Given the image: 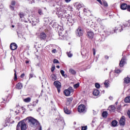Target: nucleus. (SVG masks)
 <instances>
[{
  "instance_id": "obj_1",
  "label": "nucleus",
  "mask_w": 130,
  "mask_h": 130,
  "mask_svg": "<svg viewBox=\"0 0 130 130\" xmlns=\"http://www.w3.org/2000/svg\"><path fill=\"white\" fill-rule=\"evenodd\" d=\"M26 119L30 123V125L31 127L35 128V127H38L40 125L39 122L32 117H27Z\"/></svg>"
},
{
  "instance_id": "obj_2",
  "label": "nucleus",
  "mask_w": 130,
  "mask_h": 130,
  "mask_svg": "<svg viewBox=\"0 0 130 130\" xmlns=\"http://www.w3.org/2000/svg\"><path fill=\"white\" fill-rule=\"evenodd\" d=\"M26 130L27 125L24 121H20L16 126V130Z\"/></svg>"
},
{
  "instance_id": "obj_3",
  "label": "nucleus",
  "mask_w": 130,
  "mask_h": 130,
  "mask_svg": "<svg viewBox=\"0 0 130 130\" xmlns=\"http://www.w3.org/2000/svg\"><path fill=\"white\" fill-rule=\"evenodd\" d=\"M73 92H74L73 87H70L67 89L64 90V94L65 96H70L71 95V93H73Z\"/></svg>"
},
{
  "instance_id": "obj_4",
  "label": "nucleus",
  "mask_w": 130,
  "mask_h": 130,
  "mask_svg": "<svg viewBox=\"0 0 130 130\" xmlns=\"http://www.w3.org/2000/svg\"><path fill=\"white\" fill-rule=\"evenodd\" d=\"M54 85L57 89L58 93H60V88H61V83L59 81H54Z\"/></svg>"
},
{
  "instance_id": "obj_5",
  "label": "nucleus",
  "mask_w": 130,
  "mask_h": 130,
  "mask_svg": "<svg viewBox=\"0 0 130 130\" xmlns=\"http://www.w3.org/2000/svg\"><path fill=\"white\" fill-rule=\"evenodd\" d=\"M76 34L77 36H79V37L81 36H83V34H84V30H83V29H82V28L79 27L77 29Z\"/></svg>"
},
{
  "instance_id": "obj_6",
  "label": "nucleus",
  "mask_w": 130,
  "mask_h": 130,
  "mask_svg": "<svg viewBox=\"0 0 130 130\" xmlns=\"http://www.w3.org/2000/svg\"><path fill=\"white\" fill-rule=\"evenodd\" d=\"M86 107L84 105H80L78 106V110L79 112H84L85 111Z\"/></svg>"
},
{
  "instance_id": "obj_7",
  "label": "nucleus",
  "mask_w": 130,
  "mask_h": 130,
  "mask_svg": "<svg viewBox=\"0 0 130 130\" xmlns=\"http://www.w3.org/2000/svg\"><path fill=\"white\" fill-rule=\"evenodd\" d=\"M86 35L87 37L90 39L94 38V32H93L92 31L89 30L87 31Z\"/></svg>"
},
{
  "instance_id": "obj_8",
  "label": "nucleus",
  "mask_w": 130,
  "mask_h": 130,
  "mask_svg": "<svg viewBox=\"0 0 130 130\" xmlns=\"http://www.w3.org/2000/svg\"><path fill=\"white\" fill-rule=\"evenodd\" d=\"M17 47H18L17 44L15 43H12L10 45V48L12 50H16V49H17Z\"/></svg>"
},
{
  "instance_id": "obj_9",
  "label": "nucleus",
  "mask_w": 130,
  "mask_h": 130,
  "mask_svg": "<svg viewBox=\"0 0 130 130\" xmlns=\"http://www.w3.org/2000/svg\"><path fill=\"white\" fill-rule=\"evenodd\" d=\"M125 124V118L122 116L120 119V125H124Z\"/></svg>"
},
{
  "instance_id": "obj_10",
  "label": "nucleus",
  "mask_w": 130,
  "mask_h": 130,
  "mask_svg": "<svg viewBox=\"0 0 130 130\" xmlns=\"http://www.w3.org/2000/svg\"><path fill=\"white\" fill-rule=\"evenodd\" d=\"M124 64H125V59H124V58H122L121 60L120 61L119 66L120 68H122V67H123Z\"/></svg>"
},
{
  "instance_id": "obj_11",
  "label": "nucleus",
  "mask_w": 130,
  "mask_h": 130,
  "mask_svg": "<svg viewBox=\"0 0 130 130\" xmlns=\"http://www.w3.org/2000/svg\"><path fill=\"white\" fill-rule=\"evenodd\" d=\"M73 101V98L72 97L68 98L67 99V105H70L71 103H72V102Z\"/></svg>"
},
{
  "instance_id": "obj_12",
  "label": "nucleus",
  "mask_w": 130,
  "mask_h": 130,
  "mask_svg": "<svg viewBox=\"0 0 130 130\" xmlns=\"http://www.w3.org/2000/svg\"><path fill=\"white\" fill-rule=\"evenodd\" d=\"M117 30H118V32H121V31H122V26L119 25V26L116 27L114 32H116Z\"/></svg>"
},
{
  "instance_id": "obj_13",
  "label": "nucleus",
  "mask_w": 130,
  "mask_h": 130,
  "mask_svg": "<svg viewBox=\"0 0 130 130\" xmlns=\"http://www.w3.org/2000/svg\"><path fill=\"white\" fill-rule=\"evenodd\" d=\"M120 8L121 10H126V9H127V4L125 3H123L122 4H121Z\"/></svg>"
},
{
  "instance_id": "obj_14",
  "label": "nucleus",
  "mask_w": 130,
  "mask_h": 130,
  "mask_svg": "<svg viewBox=\"0 0 130 130\" xmlns=\"http://www.w3.org/2000/svg\"><path fill=\"white\" fill-rule=\"evenodd\" d=\"M74 6L77 10H79V9H81L82 8V4L79 3H75Z\"/></svg>"
},
{
  "instance_id": "obj_15",
  "label": "nucleus",
  "mask_w": 130,
  "mask_h": 130,
  "mask_svg": "<svg viewBox=\"0 0 130 130\" xmlns=\"http://www.w3.org/2000/svg\"><path fill=\"white\" fill-rule=\"evenodd\" d=\"M40 39L41 40H44L46 39V34L44 32H42L40 35Z\"/></svg>"
},
{
  "instance_id": "obj_16",
  "label": "nucleus",
  "mask_w": 130,
  "mask_h": 130,
  "mask_svg": "<svg viewBox=\"0 0 130 130\" xmlns=\"http://www.w3.org/2000/svg\"><path fill=\"white\" fill-rule=\"evenodd\" d=\"M38 103V100H37L36 102H34L32 103V105H28V107L29 108V109L30 108H32V107H34L35 106H36V105Z\"/></svg>"
},
{
  "instance_id": "obj_17",
  "label": "nucleus",
  "mask_w": 130,
  "mask_h": 130,
  "mask_svg": "<svg viewBox=\"0 0 130 130\" xmlns=\"http://www.w3.org/2000/svg\"><path fill=\"white\" fill-rule=\"evenodd\" d=\"M130 82V78L128 77H125L124 79V83L125 84H129Z\"/></svg>"
},
{
  "instance_id": "obj_18",
  "label": "nucleus",
  "mask_w": 130,
  "mask_h": 130,
  "mask_svg": "<svg viewBox=\"0 0 130 130\" xmlns=\"http://www.w3.org/2000/svg\"><path fill=\"white\" fill-rule=\"evenodd\" d=\"M16 88L18 89L19 90L22 89L23 88V84L22 83L19 82L16 86Z\"/></svg>"
},
{
  "instance_id": "obj_19",
  "label": "nucleus",
  "mask_w": 130,
  "mask_h": 130,
  "mask_svg": "<svg viewBox=\"0 0 130 130\" xmlns=\"http://www.w3.org/2000/svg\"><path fill=\"white\" fill-rule=\"evenodd\" d=\"M100 93V91L98 89H94L93 92V94L94 96H98L99 94Z\"/></svg>"
},
{
  "instance_id": "obj_20",
  "label": "nucleus",
  "mask_w": 130,
  "mask_h": 130,
  "mask_svg": "<svg viewBox=\"0 0 130 130\" xmlns=\"http://www.w3.org/2000/svg\"><path fill=\"white\" fill-rule=\"evenodd\" d=\"M32 22L33 23V25H36L37 23H39V18L32 19Z\"/></svg>"
},
{
  "instance_id": "obj_21",
  "label": "nucleus",
  "mask_w": 130,
  "mask_h": 130,
  "mask_svg": "<svg viewBox=\"0 0 130 130\" xmlns=\"http://www.w3.org/2000/svg\"><path fill=\"white\" fill-rule=\"evenodd\" d=\"M108 110H109V111H114L115 110V107L114 106H110L109 107Z\"/></svg>"
},
{
  "instance_id": "obj_22",
  "label": "nucleus",
  "mask_w": 130,
  "mask_h": 130,
  "mask_svg": "<svg viewBox=\"0 0 130 130\" xmlns=\"http://www.w3.org/2000/svg\"><path fill=\"white\" fill-rule=\"evenodd\" d=\"M64 112L66 114H71V111L69 110V109H68V108H64Z\"/></svg>"
},
{
  "instance_id": "obj_23",
  "label": "nucleus",
  "mask_w": 130,
  "mask_h": 130,
  "mask_svg": "<svg viewBox=\"0 0 130 130\" xmlns=\"http://www.w3.org/2000/svg\"><path fill=\"white\" fill-rule=\"evenodd\" d=\"M24 102H25L26 103H29L31 101V98H27L26 99H23Z\"/></svg>"
},
{
  "instance_id": "obj_24",
  "label": "nucleus",
  "mask_w": 130,
  "mask_h": 130,
  "mask_svg": "<svg viewBox=\"0 0 130 130\" xmlns=\"http://www.w3.org/2000/svg\"><path fill=\"white\" fill-rule=\"evenodd\" d=\"M69 73H70V74H72V75H76V71H75V70L73 69H70L69 70Z\"/></svg>"
},
{
  "instance_id": "obj_25",
  "label": "nucleus",
  "mask_w": 130,
  "mask_h": 130,
  "mask_svg": "<svg viewBox=\"0 0 130 130\" xmlns=\"http://www.w3.org/2000/svg\"><path fill=\"white\" fill-rule=\"evenodd\" d=\"M124 101L126 103H130V96H127L125 98Z\"/></svg>"
},
{
  "instance_id": "obj_26",
  "label": "nucleus",
  "mask_w": 130,
  "mask_h": 130,
  "mask_svg": "<svg viewBox=\"0 0 130 130\" xmlns=\"http://www.w3.org/2000/svg\"><path fill=\"white\" fill-rule=\"evenodd\" d=\"M112 126L115 127L116 125H117V122L116 120H113L112 122Z\"/></svg>"
},
{
  "instance_id": "obj_27",
  "label": "nucleus",
  "mask_w": 130,
  "mask_h": 130,
  "mask_svg": "<svg viewBox=\"0 0 130 130\" xmlns=\"http://www.w3.org/2000/svg\"><path fill=\"white\" fill-rule=\"evenodd\" d=\"M102 115L103 117H107V115H108V113H107V111H104L103 112Z\"/></svg>"
},
{
  "instance_id": "obj_28",
  "label": "nucleus",
  "mask_w": 130,
  "mask_h": 130,
  "mask_svg": "<svg viewBox=\"0 0 130 130\" xmlns=\"http://www.w3.org/2000/svg\"><path fill=\"white\" fill-rule=\"evenodd\" d=\"M123 25L124 27H127L129 25L128 21H124L123 22Z\"/></svg>"
},
{
  "instance_id": "obj_29",
  "label": "nucleus",
  "mask_w": 130,
  "mask_h": 130,
  "mask_svg": "<svg viewBox=\"0 0 130 130\" xmlns=\"http://www.w3.org/2000/svg\"><path fill=\"white\" fill-rule=\"evenodd\" d=\"M57 78L56 76H55V75L53 74L52 75V81H55V80H56Z\"/></svg>"
},
{
  "instance_id": "obj_30",
  "label": "nucleus",
  "mask_w": 130,
  "mask_h": 130,
  "mask_svg": "<svg viewBox=\"0 0 130 130\" xmlns=\"http://www.w3.org/2000/svg\"><path fill=\"white\" fill-rule=\"evenodd\" d=\"M67 55L69 57H72V56H73V54L70 51L69 52H67Z\"/></svg>"
},
{
  "instance_id": "obj_31",
  "label": "nucleus",
  "mask_w": 130,
  "mask_h": 130,
  "mask_svg": "<svg viewBox=\"0 0 130 130\" xmlns=\"http://www.w3.org/2000/svg\"><path fill=\"white\" fill-rule=\"evenodd\" d=\"M14 80L16 81L17 80V71H16V70H14Z\"/></svg>"
},
{
  "instance_id": "obj_32",
  "label": "nucleus",
  "mask_w": 130,
  "mask_h": 130,
  "mask_svg": "<svg viewBox=\"0 0 130 130\" xmlns=\"http://www.w3.org/2000/svg\"><path fill=\"white\" fill-rule=\"evenodd\" d=\"M104 85H105L106 88H108V85H109L108 81H107V80L105 81V82H104Z\"/></svg>"
},
{
  "instance_id": "obj_33",
  "label": "nucleus",
  "mask_w": 130,
  "mask_h": 130,
  "mask_svg": "<svg viewBox=\"0 0 130 130\" xmlns=\"http://www.w3.org/2000/svg\"><path fill=\"white\" fill-rule=\"evenodd\" d=\"M95 88H97V89H99V88H100V84L98 83H96L95 84Z\"/></svg>"
},
{
  "instance_id": "obj_34",
  "label": "nucleus",
  "mask_w": 130,
  "mask_h": 130,
  "mask_svg": "<svg viewBox=\"0 0 130 130\" xmlns=\"http://www.w3.org/2000/svg\"><path fill=\"white\" fill-rule=\"evenodd\" d=\"M60 74L62 76V77H66V75L64 74V71L63 70L60 71Z\"/></svg>"
},
{
  "instance_id": "obj_35",
  "label": "nucleus",
  "mask_w": 130,
  "mask_h": 130,
  "mask_svg": "<svg viewBox=\"0 0 130 130\" xmlns=\"http://www.w3.org/2000/svg\"><path fill=\"white\" fill-rule=\"evenodd\" d=\"M103 5L105 7H108V4L106 1H103Z\"/></svg>"
},
{
  "instance_id": "obj_36",
  "label": "nucleus",
  "mask_w": 130,
  "mask_h": 130,
  "mask_svg": "<svg viewBox=\"0 0 130 130\" xmlns=\"http://www.w3.org/2000/svg\"><path fill=\"white\" fill-rule=\"evenodd\" d=\"M53 63H59V62L58 61V60L54 59L53 60Z\"/></svg>"
},
{
  "instance_id": "obj_37",
  "label": "nucleus",
  "mask_w": 130,
  "mask_h": 130,
  "mask_svg": "<svg viewBox=\"0 0 130 130\" xmlns=\"http://www.w3.org/2000/svg\"><path fill=\"white\" fill-rule=\"evenodd\" d=\"M79 86H80V84L79 83H77L74 85V87L75 89H77V88H78Z\"/></svg>"
},
{
  "instance_id": "obj_38",
  "label": "nucleus",
  "mask_w": 130,
  "mask_h": 130,
  "mask_svg": "<svg viewBox=\"0 0 130 130\" xmlns=\"http://www.w3.org/2000/svg\"><path fill=\"white\" fill-rule=\"evenodd\" d=\"M87 126H82L81 129L82 130H87Z\"/></svg>"
},
{
  "instance_id": "obj_39",
  "label": "nucleus",
  "mask_w": 130,
  "mask_h": 130,
  "mask_svg": "<svg viewBox=\"0 0 130 130\" xmlns=\"http://www.w3.org/2000/svg\"><path fill=\"white\" fill-rule=\"evenodd\" d=\"M38 13L40 14V15H42V10H41V9H39L38 10Z\"/></svg>"
},
{
  "instance_id": "obj_40",
  "label": "nucleus",
  "mask_w": 130,
  "mask_h": 130,
  "mask_svg": "<svg viewBox=\"0 0 130 130\" xmlns=\"http://www.w3.org/2000/svg\"><path fill=\"white\" fill-rule=\"evenodd\" d=\"M16 5V2L15 1H12L11 6H15Z\"/></svg>"
},
{
  "instance_id": "obj_41",
  "label": "nucleus",
  "mask_w": 130,
  "mask_h": 130,
  "mask_svg": "<svg viewBox=\"0 0 130 130\" xmlns=\"http://www.w3.org/2000/svg\"><path fill=\"white\" fill-rule=\"evenodd\" d=\"M54 70H55V67H52V68L51 69V72H54Z\"/></svg>"
},
{
  "instance_id": "obj_42",
  "label": "nucleus",
  "mask_w": 130,
  "mask_h": 130,
  "mask_svg": "<svg viewBox=\"0 0 130 130\" xmlns=\"http://www.w3.org/2000/svg\"><path fill=\"white\" fill-rule=\"evenodd\" d=\"M96 1H97V2L100 3V5H103V4L102 3V2L101 1V0H96Z\"/></svg>"
},
{
  "instance_id": "obj_43",
  "label": "nucleus",
  "mask_w": 130,
  "mask_h": 130,
  "mask_svg": "<svg viewBox=\"0 0 130 130\" xmlns=\"http://www.w3.org/2000/svg\"><path fill=\"white\" fill-rule=\"evenodd\" d=\"M20 18H22L24 17V14L23 13H20Z\"/></svg>"
},
{
  "instance_id": "obj_44",
  "label": "nucleus",
  "mask_w": 130,
  "mask_h": 130,
  "mask_svg": "<svg viewBox=\"0 0 130 130\" xmlns=\"http://www.w3.org/2000/svg\"><path fill=\"white\" fill-rule=\"evenodd\" d=\"M52 53H55L56 52V49H53L52 50Z\"/></svg>"
},
{
  "instance_id": "obj_45",
  "label": "nucleus",
  "mask_w": 130,
  "mask_h": 130,
  "mask_svg": "<svg viewBox=\"0 0 130 130\" xmlns=\"http://www.w3.org/2000/svg\"><path fill=\"white\" fill-rule=\"evenodd\" d=\"M21 78H24L25 77V74L23 73L20 76Z\"/></svg>"
},
{
  "instance_id": "obj_46",
  "label": "nucleus",
  "mask_w": 130,
  "mask_h": 130,
  "mask_svg": "<svg viewBox=\"0 0 130 130\" xmlns=\"http://www.w3.org/2000/svg\"><path fill=\"white\" fill-rule=\"evenodd\" d=\"M127 10L128 12H130V6L127 7Z\"/></svg>"
},
{
  "instance_id": "obj_47",
  "label": "nucleus",
  "mask_w": 130,
  "mask_h": 130,
  "mask_svg": "<svg viewBox=\"0 0 130 130\" xmlns=\"http://www.w3.org/2000/svg\"><path fill=\"white\" fill-rule=\"evenodd\" d=\"M71 1L72 0H65L66 3L67 4L71 2Z\"/></svg>"
},
{
  "instance_id": "obj_48",
  "label": "nucleus",
  "mask_w": 130,
  "mask_h": 130,
  "mask_svg": "<svg viewBox=\"0 0 130 130\" xmlns=\"http://www.w3.org/2000/svg\"><path fill=\"white\" fill-rule=\"evenodd\" d=\"M10 9L12 10V11H14V7L10 6Z\"/></svg>"
},
{
  "instance_id": "obj_49",
  "label": "nucleus",
  "mask_w": 130,
  "mask_h": 130,
  "mask_svg": "<svg viewBox=\"0 0 130 130\" xmlns=\"http://www.w3.org/2000/svg\"><path fill=\"white\" fill-rule=\"evenodd\" d=\"M31 78H33V74H29V79H31Z\"/></svg>"
},
{
  "instance_id": "obj_50",
  "label": "nucleus",
  "mask_w": 130,
  "mask_h": 130,
  "mask_svg": "<svg viewBox=\"0 0 130 130\" xmlns=\"http://www.w3.org/2000/svg\"><path fill=\"white\" fill-rule=\"evenodd\" d=\"M115 73H116V74H119V73H120V70H117L115 71Z\"/></svg>"
},
{
  "instance_id": "obj_51",
  "label": "nucleus",
  "mask_w": 130,
  "mask_h": 130,
  "mask_svg": "<svg viewBox=\"0 0 130 130\" xmlns=\"http://www.w3.org/2000/svg\"><path fill=\"white\" fill-rule=\"evenodd\" d=\"M109 99L110 100H113V98L112 96H110Z\"/></svg>"
},
{
  "instance_id": "obj_52",
  "label": "nucleus",
  "mask_w": 130,
  "mask_h": 130,
  "mask_svg": "<svg viewBox=\"0 0 130 130\" xmlns=\"http://www.w3.org/2000/svg\"><path fill=\"white\" fill-rule=\"evenodd\" d=\"M96 54V52H95V50L93 51V55H95Z\"/></svg>"
},
{
  "instance_id": "obj_53",
  "label": "nucleus",
  "mask_w": 130,
  "mask_h": 130,
  "mask_svg": "<svg viewBox=\"0 0 130 130\" xmlns=\"http://www.w3.org/2000/svg\"><path fill=\"white\" fill-rule=\"evenodd\" d=\"M105 58H106V59H108V56H105Z\"/></svg>"
},
{
  "instance_id": "obj_54",
  "label": "nucleus",
  "mask_w": 130,
  "mask_h": 130,
  "mask_svg": "<svg viewBox=\"0 0 130 130\" xmlns=\"http://www.w3.org/2000/svg\"><path fill=\"white\" fill-rule=\"evenodd\" d=\"M56 68H57V69H59L60 67H59V66H57Z\"/></svg>"
},
{
  "instance_id": "obj_55",
  "label": "nucleus",
  "mask_w": 130,
  "mask_h": 130,
  "mask_svg": "<svg viewBox=\"0 0 130 130\" xmlns=\"http://www.w3.org/2000/svg\"><path fill=\"white\" fill-rule=\"evenodd\" d=\"M59 35L62 36V37H63V35H62V34H61V35H60V34H59Z\"/></svg>"
},
{
  "instance_id": "obj_56",
  "label": "nucleus",
  "mask_w": 130,
  "mask_h": 130,
  "mask_svg": "<svg viewBox=\"0 0 130 130\" xmlns=\"http://www.w3.org/2000/svg\"><path fill=\"white\" fill-rule=\"evenodd\" d=\"M61 122H62V123H63V122H64V121H63V119L61 120Z\"/></svg>"
},
{
  "instance_id": "obj_57",
  "label": "nucleus",
  "mask_w": 130,
  "mask_h": 130,
  "mask_svg": "<svg viewBox=\"0 0 130 130\" xmlns=\"http://www.w3.org/2000/svg\"><path fill=\"white\" fill-rule=\"evenodd\" d=\"M26 63H29V61H26Z\"/></svg>"
},
{
  "instance_id": "obj_58",
  "label": "nucleus",
  "mask_w": 130,
  "mask_h": 130,
  "mask_svg": "<svg viewBox=\"0 0 130 130\" xmlns=\"http://www.w3.org/2000/svg\"><path fill=\"white\" fill-rule=\"evenodd\" d=\"M12 28H14L15 26L14 25H12Z\"/></svg>"
},
{
  "instance_id": "obj_59",
  "label": "nucleus",
  "mask_w": 130,
  "mask_h": 130,
  "mask_svg": "<svg viewBox=\"0 0 130 130\" xmlns=\"http://www.w3.org/2000/svg\"><path fill=\"white\" fill-rule=\"evenodd\" d=\"M39 130H42V129H41V127H40Z\"/></svg>"
},
{
  "instance_id": "obj_60",
  "label": "nucleus",
  "mask_w": 130,
  "mask_h": 130,
  "mask_svg": "<svg viewBox=\"0 0 130 130\" xmlns=\"http://www.w3.org/2000/svg\"><path fill=\"white\" fill-rule=\"evenodd\" d=\"M30 111H32V109H30Z\"/></svg>"
},
{
  "instance_id": "obj_61",
  "label": "nucleus",
  "mask_w": 130,
  "mask_h": 130,
  "mask_svg": "<svg viewBox=\"0 0 130 130\" xmlns=\"http://www.w3.org/2000/svg\"><path fill=\"white\" fill-rule=\"evenodd\" d=\"M116 104H117V103H116Z\"/></svg>"
}]
</instances>
